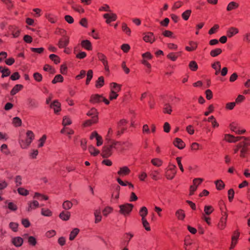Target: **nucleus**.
<instances>
[{
  "label": "nucleus",
  "instance_id": "f257e3e1",
  "mask_svg": "<svg viewBox=\"0 0 250 250\" xmlns=\"http://www.w3.org/2000/svg\"><path fill=\"white\" fill-rule=\"evenodd\" d=\"M26 138L20 142L21 146L22 148H27L34 139L35 135L32 131L28 130L26 133Z\"/></svg>",
  "mask_w": 250,
  "mask_h": 250
},
{
  "label": "nucleus",
  "instance_id": "f03ea898",
  "mask_svg": "<svg viewBox=\"0 0 250 250\" xmlns=\"http://www.w3.org/2000/svg\"><path fill=\"white\" fill-rule=\"evenodd\" d=\"M134 206L129 203H126L119 206V213L123 216L126 217L130 215L132 211Z\"/></svg>",
  "mask_w": 250,
  "mask_h": 250
},
{
  "label": "nucleus",
  "instance_id": "7ed1b4c3",
  "mask_svg": "<svg viewBox=\"0 0 250 250\" xmlns=\"http://www.w3.org/2000/svg\"><path fill=\"white\" fill-rule=\"evenodd\" d=\"M142 60L141 61V63L146 66L147 69L150 70L151 68V65L148 62V61L151 60L153 56L150 52L147 51L144 53H143L141 55Z\"/></svg>",
  "mask_w": 250,
  "mask_h": 250
},
{
  "label": "nucleus",
  "instance_id": "20e7f679",
  "mask_svg": "<svg viewBox=\"0 0 250 250\" xmlns=\"http://www.w3.org/2000/svg\"><path fill=\"white\" fill-rule=\"evenodd\" d=\"M176 174V166L169 164L166 171L165 176L168 180H172Z\"/></svg>",
  "mask_w": 250,
  "mask_h": 250
},
{
  "label": "nucleus",
  "instance_id": "39448f33",
  "mask_svg": "<svg viewBox=\"0 0 250 250\" xmlns=\"http://www.w3.org/2000/svg\"><path fill=\"white\" fill-rule=\"evenodd\" d=\"M109 143L113 149L119 152H122L125 150L124 146L125 145L126 143L125 142L118 141L115 140H111L109 141Z\"/></svg>",
  "mask_w": 250,
  "mask_h": 250
},
{
  "label": "nucleus",
  "instance_id": "423d86ee",
  "mask_svg": "<svg viewBox=\"0 0 250 250\" xmlns=\"http://www.w3.org/2000/svg\"><path fill=\"white\" fill-rule=\"evenodd\" d=\"M103 16L107 24H110L112 22L116 21L117 19V14L112 11L104 14Z\"/></svg>",
  "mask_w": 250,
  "mask_h": 250
},
{
  "label": "nucleus",
  "instance_id": "0eeeda50",
  "mask_svg": "<svg viewBox=\"0 0 250 250\" xmlns=\"http://www.w3.org/2000/svg\"><path fill=\"white\" fill-rule=\"evenodd\" d=\"M143 40L146 43L152 44L156 41V38L153 33L147 32L143 34Z\"/></svg>",
  "mask_w": 250,
  "mask_h": 250
},
{
  "label": "nucleus",
  "instance_id": "6e6552de",
  "mask_svg": "<svg viewBox=\"0 0 250 250\" xmlns=\"http://www.w3.org/2000/svg\"><path fill=\"white\" fill-rule=\"evenodd\" d=\"M199 246L194 244L193 241L186 239L184 241V248L185 250H198Z\"/></svg>",
  "mask_w": 250,
  "mask_h": 250
},
{
  "label": "nucleus",
  "instance_id": "1a4fd4ad",
  "mask_svg": "<svg viewBox=\"0 0 250 250\" xmlns=\"http://www.w3.org/2000/svg\"><path fill=\"white\" fill-rule=\"evenodd\" d=\"M113 148L110 144L104 145L102 148L101 155L103 158H108L112 154Z\"/></svg>",
  "mask_w": 250,
  "mask_h": 250
},
{
  "label": "nucleus",
  "instance_id": "9d476101",
  "mask_svg": "<svg viewBox=\"0 0 250 250\" xmlns=\"http://www.w3.org/2000/svg\"><path fill=\"white\" fill-rule=\"evenodd\" d=\"M70 43V37L67 35H64L60 39L58 43V47L62 49V47H67Z\"/></svg>",
  "mask_w": 250,
  "mask_h": 250
},
{
  "label": "nucleus",
  "instance_id": "9b49d317",
  "mask_svg": "<svg viewBox=\"0 0 250 250\" xmlns=\"http://www.w3.org/2000/svg\"><path fill=\"white\" fill-rule=\"evenodd\" d=\"M97 55L99 60L102 62L103 65L104 66V69L106 71H108L109 66L108 65V61L105 55L101 52L97 53Z\"/></svg>",
  "mask_w": 250,
  "mask_h": 250
},
{
  "label": "nucleus",
  "instance_id": "f8f14e48",
  "mask_svg": "<svg viewBox=\"0 0 250 250\" xmlns=\"http://www.w3.org/2000/svg\"><path fill=\"white\" fill-rule=\"evenodd\" d=\"M228 215L227 213L225 212L223 216L220 218L217 224V228L218 229L222 230H224L227 226Z\"/></svg>",
  "mask_w": 250,
  "mask_h": 250
},
{
  "label": "nucleus",
  "instance_id": "ddd939ff",
  "mask_svg": "<svg viewBox=\"0 0 250 250\" xmlns=\"http://www.w3.org/2000/svg\"><path fill=\"white\" fill-rule=\"evenodd\" d=\"M239 237V233L238 232H234L231 238V243L229 248V250H232L236 246Z\"/></svg>",
  "mask_w": 250,
  "mask_h": 250
},
{
  "label": "nucleus",
  "instance_id": "4468645a",
  "mask_svg": "<svg viewBox=\"0 0 250 250\" xmlns=\"http://www.w3.org/2000/svg\"><path fill=\"white\" fill-rule=\"evenodd\" d=\"M131 172L129 168L127 166H124L119 168L117 174L122 177L128 175Z\"/></svg>",
  "mask_w": 250,
  "mask_h": 250
},
{
  "label": "nucleus",
  "instance_id": "2eb2a0df",
  "mask_svg": "<svg viewBox=\"0 0 250 250\" xmlns=\"http://www.w3.org/2000/svg\"><path fill=\"white\" fill-rule=\"evenodd\" d=\"M40 207L39 203L38 201L34 200L28 203V207L27 208V211L30 212L32 210L35 209Z\"/></svg>",
  "mask_w": 250,
  "mask_h": 250
},
{
  "label": "nucleus",
  "instance_id": "dca6fc26",
  "mask_svg": "<svg viewBox=\"0 0 250 250\" xmlns=\"http://www.w3.org/2000/svg\"><path fill=\"white\" fill-rule=\"evenodd\" d=\"M244 138V137H234L230 134H226L224 137V140L229 143H235L239 141L241 139Z\"/></svg>",
  "mask_w": 250,
  "mask_h": 250
},
{
  "label": "nucleus",
  "instance_id": "f3484780",
  "mask_svg": "<svg viewBox=\"0 0 250 250\" xmlns=\"http://www.w3.org/2000/svg\"><path fill=\"white\" fill-rule=\"evenodd\" d=\"M198 47V43L191 41L188 42V45L185 47V49L188 52H192L196 50Z\"/></svg>",
  "mask_w": 250,
  "mask_h": 250
},
{
  "label": "nucleus",
  "instance_id": "a211bd4d",
  "mask_svg": "<svg viewBox=\"0 0 250 250\" xmlns=\"http://www.w3.org/2000/svg\"><path fill=\"white\" fill-rule=\"evenodd\" d=\"M121 88L122 85L117 83L112 82L109 84V89L111 91L118 93L121 90Z\"/></svg>",
  "mask_w": 250,
  "mask_h": 250
},
{
  "label": "nucleus",
  "instance_id": "6ab92c4d",
  "mask_svg": "<svg viewBox=\"0 0 250 250\" xmlns=\"http://www.w3.org/2000/svg\"><path fill=\"white\" fill-rule=\"evenodd\" d=\"M239 33V29L235 27H231L229 28L227 31V36L228 38H231L234 36L238 34Z\"/></svg>",
  "mask_w": 250,
  "mask_h": 250
},
{
  "label": "nucleus",
  "instance_id": "aec40b11",
  "mask_svg": "<svg viewBox=\"0 0 250 250\" xmlns=\"http://www.w3.org/2000/svg\"><path fill=\"white\" fill-rule=\"evenodd\" d=\"M9 29L11 31L13 38H18L20 36L21 30L18 27L11 25L9 27Z\"/></svg>",
  "mask_w": 250,
  "mask_h": 250
},
{
  "label": "nucleus",
  "instance_id": "412c9836",
  "mask_svg": "<svg viewBox=\"0 0 250 250\" xmlns=\"http://www.w3.org/2000/svg\"><path fill=\"white\" fill-rule=\"evenodd\" d=\"M81 46L84 49L91 51L92 50V45L90 41L88 40H84L81 41Z\"/></svg>",
  "mask_w": 250,
  "mask_h": 250
},
{
  "label": "nucleus",
  "instance_id": "4be33fe9",
  "mask_svg": "<svg viewBox=\"0 0 250 250\" xmlns=\"http://www.w3.org/2000/svg\"><path fill=\"white\" fill-rule=\"evenodd\" d=\"M173 145L180 149H182L185 148L186 146L185 143L182 140V139L176 138L173 141Z\"/></svg>",
  "mask_w": 250,
  "mask_h": 250
},
{
  "label": "nucleus",
  "instance_id": "5701e85b",
  "mask_svg": "<svg viewBox=\"0 0 250 250\" xmlns=\"http://www.w3.org/2000/svg\"><path fill=\"white\" fill-rule=\"evenodd\" d=\"M45 17L47 20V21L51 23L54 24L57 22V19L56 16L52 13H46Z\"/></svg>",
  "mask_w": 250,
  "mask_h": 250
},
{
  "label": "nucleus",
  "instance_id": "b1692460",
  "mask_svg": "<svg viewBox=\"0 0 250 250\" xmlns=\"http://www.w3.org/2000/svg\"><path fill=\"white\" fill-rule=\"evenodd\" d=\"M120 189L121 188L119 185L115 186L112 192L111 197L115 200H118L120 196Z\"/></svg>",
  "mask_w": 250,
  "mask_h": 250
},
{
  "label": "nucleus",
  "instance_id": "393cba45",
  "mask_svg": "<svg viewBox=\"0 0 250 250\" xmlns=\"http://www.w3.org/2000/svg\"><path fill=\"white\" fill-rule=\"evenodd\" d=\"M12 243L17 247H21L23 244V239L21 237H15L12 239Z\"/></svg>",
  "mask_w": 250,
  "mask_h": 250
},
{
  "label": "nucleus",
  "instance_id": "a878e982",
  "mask_svg": "<svg viewBox=\"0 0 250 250\" xmlns=\"http://www.w3.org/2000/svg\"><path fill=\"white\" fill-rule=\"evenodd\" d=\"M211 67L215 71V75H218L221 70V62L219 61H215L211 64Z\"/></svg>",
  "mask_w": 250,
  "mask_h": 250
},
{
  "label": "nucleus",
  "instance_id": "bb28decb",
  "mask_svg": "<svg viewBox=\"0 0 250 250\" xmlns=\"http://www.w3.org/2000/svg\"><path fill=\"white\" fill-rule=\"evenodd\" d=\"M102 95H100L99 94H94L92 95L90 98V102L92 104H98L101 102V99L102 98Z\"/></svg>",
  "mask_w": 250,
  "mask_h": 250
},
{
  "label": "nucleus",
  "instance_id": "cd10ccee",
  "mask_svg": "<svg viewBox=\"0 0 250 250\" xmlns=\"http://www.w3.org/2000/svg\"><path fill=\"white\" fill-rule=\"evenodd\" d=\"M239 6L238 3L235 1H231L227 5V11H231L232 10L237 9Z\"/></svg>",
  "mask_w": 250,
  "mask_h": 250
},
{
  "label": "nucleus",
  "instance_id": "c85d7f7f",
  "mask_svg": "<svg viewBox=\"0 0 250 250\" xmlns=\"http://www.w3.org/2000/svg\"><path fill=\"white\" fill-rule=\"evenodd\" d=\"M175 216L178 220L183 221L185 218L186 214L183 209H179L175 212Z\"/></svg>",
  "mask_w": 250,
  "mask_h": 250
},
{
  "label": "nucleus",
  "instance_id": "c756f323",
  "mask_svg": "<svg viewBox=\"0 0 250 250\" xmlns=\"http://www.w3.org/2000/svg\"><path fill=\"white\" fill-rule=\"evenodd\" d=\"M214 210L213 207L210 205H206L204 208V212L202 214L210 215Z\"/></svg>",
  "mask_w": 250,
  "mask_h": 250
},
{
  "label": "nucleus",
  "instance_id": "7c9ffc66",
  "mask_svg": "<svg viewBox=\"0 0 250 250\" xmlns=\"http://www.w3.org/2000/svg\"><path fill=\"white\" fill-rule=\"evenodd\" d=\"M50 106L53 109L55 113H57L61 111V104L57 101H54Z\"/></svg>",
  "mask_w": 250,
  "mask_h": 250
},
{
  "label": "nucleus",
  "instance_id": "2f4dec72",
  "mask_svg": "<svg viewBox=\"0 0 250 250\" xmlns=\"http://www.w3.org/2000/svg\"><path fill=\"white\" fill-rule=\"evenodd\" d=\"M151 163L155 167H160L163 164V161L160 158H155L151 160Z\"/></svg>",
  "mask_w": 250,
  "mask_h": 250
},
{
  "label": "nucleus",
  "instance_id": "473e14b6",
  "mask_svg": "<svg viewBox=\"0 0 250 250\" xmlns=\"http://www.w3.org/2000/svg\"><path fill=\"white\" fill-rule=\"evenodd\" d=\"M88 150L91 156H97L100 154V151L92 145L88 146Z\"/></svg>",
  "mask_w": 250,
  "mask_h": 250
},
{
  "label": "nucleus",
  "instance_id": "72a5a7b5",
  "mask_svg": "<svg viewBox=\"0 0 250 250\" xmlns=\"http://www.w3.org/2000/svg\"><path fill=\"white\" fill-rule=\"evenodd\" d=\"M95 220L94 222L96 224L99 223L102 220V216L101 214V211L100 209H97L94 211V212Z\"/></svg>",
  "mask_w": 250,
  "mask_h": 250
},
{
  "label": "nucleus",
  "instance_id": "f704fd0d",
  "mask_svg": "<svg viewBox=\"0 0 250 250\" xmlns=\"http://www.w3.org/2000/svg\"><path fill=\"white\" fill-rule=\"evenodd\" d=\"M80 232V229L78 228H74L72 229V230L70 232L69 239L70 241H73L76 238L77 235L79 234Z\"/></svg>",
  "mask_w": 250,
  "mask_h": 250
},
{
  "label": "nucleus",
  "instance_id": "c9c22d12",
  "mask_svg": "<svg viewBox=\"0 0 250 250\" xmlns=\"http://www.w3.org/2000/svg\"><path fill=\"white\" fill-rule=\"evenodd\" d=\"M104 84V79L103 76H100L96 81L95 87L100 88L103 87Z\"/></svg>",
  "mask_w": 250,
  "mask_h": 250
},
{
  "label": "nucleus",
  "instance_id": "e433bc0d",
  "mask_svg": "<svg viewBox=\"0 0 250 250\" xmlns=\"http://www.w3.org/2000/svg\"><path fill=\"white\" fill-rule=\"evenodd\" d=\"M140 216L141 217V219H146V216L148 214V210L146 207H142L139 212Z\"/></svg>",
  "mask_w": 250,
  "mask_h": 250
},
{
  "label": "nucleus",
  "instance_id": "4c0bfd02",
  "mask_svg": "<svg viewBox=\"0 0 250 250\" xmlns=\"http://www.w3.org/2000/svg\"><path fill=\"white\" fill-rule=\"evenodd\" d=\"M23 85L22 84H16L12 88L10 92L11 95H14L17 94L18 92L21 91L23 88Z\"/></svg>",
  "mask_w": 250,
  "mask_h": 250
},
{
  "label": "nucleus",
  "instance_id": "58836bf2",
  "mask_svg": "<svg viewBox=\"0 0 250 250\" xmlns=\"http://www.w3.org/2000/svg\"><path fill=\"white\" fill-rule=\"evenodd\" d=\"M216 188L218 190H221L225 188V185L221 180H217L215 181Z\"/></svg>",
  "mask_w": 250,
  "mask_h": 250
},
{
  "label": "nucleus",
  "instance_id": "ea45409f",
  "mask_svg": "<svg viewBox=\"0 0 250 250\" xmlns=\"http://www.w3.org/2000/svg\"><path fill=\"white\" fill-rule=\"evenodd\" d=\"M59 217L62 220L67 221L70 218V213L68 211H62L60 214Z\"/></svg>",
  "mask_w": 250,
  "mask_h": 250
},
{
  "label": "nucleus",
  "instance_id": "a19ab883",
  "mask_svg": "<svg viewBox=\"0 0 250 250\" xmlns=\"http://www.w3.org/2000/svg\"><path fill=\"white\" fill-rule=\"evenodd\" d=\"M87 115L91 117V119L98 118V112L95 108H91L87 113Z\"/></svg>",
  "mask_w": 250,
  "mask_h": 250
},
{
  "label": "nucleus",
  "instance_id": "79ce46f5",
  "mask_svg": "<svg viewBox=\"0 0 250 250\" xmlns=\"http://www.w3.org/2000/svg\"><path fill=\"white\" fill-rule=\"evenodd\" d=\"M141 222L144 228L147 231H151V227L149 223L147 221L146 219H141Z\"/></svg>",
  "mask_w": 250,
  "mask_h": 250
},
{
  "label": "nucleus",
  "instance_id": "37998d69",
  "mask_svg": "<svg viewBox=\"0 0 250 250\" xmlns=\"http://www.w3.org/2000/svg\"><path fill=\"white\" fill-rule=\"evenodd\" d=\"M188 67L190 70L192 71H196L198 68V64L194 61H191L189 62Z\"/></svg>",
  "mask_w": 250,
  "mask_h": 250
},
{
  "label": "nucleus",
  "instance_id": "c03bdc74",
  "mask_svg": "<svg viewBox=\"0 0 250 250\" xmlns=\"http://www.w3.org/2000/svg\"><path fill=\"white\" fill-rule=\"evenodd\" d=\"M98 122V118H94L90 120L85 121L83 124L84 126H89L92 124H96Z\"/></svg>",
  "mask_w": 250,
  "mask_h": 250
},
{
  "label": "nucleus",
  "instance_id": "a18cd8bd",
  "mask_svg": "<svg viewBox=\"0 0 250 250\" xmlns=\"http://www.w3.org/2000/svg\"><path fill=\"white\" fill-rule=\"evenodd\" d=\"M0 151L5 155H10L11 152L10 150L8 148V146L6 144H3L0 146Z\"/></svg>",
  "mask_w": 250,
  "mask_h": 250
},
{
  "label": "nucleus",
  "instance_id": "49530a36",
  "mask_svg": "<svg viewBox=\"0 0 250 250\" xmlns=\"http://www.w3.org/2000/svg\"><path fill=\"white\" fill-rule=\"evenodd\" d=\"M201 145L196 142L191 143L190 148L192 151H197L201 149Z\"/></svg>",
  "mask_w": 250,
  "mask_h": 250
},
{
  "label": "nucleus",
  "instance_id": "de8ad7c7",
  "mask_svg": "<svg viewBox=\"0 0 250 250\" xmlns=\"http://www.w3.org/2000/svg\"><path fill=\"white\" fill-rule=\"evenodd\" d=\"M33 198L36 199H42L44 200H47L48 199V197L47 195L42 194L39 192H35Z\"/></svg>",
  "mask_w": 250,
  "mask_h": 250
},
{
  "label": "nucleus",
  "instance_id": "09e8293b",
  "mask_svg": "<svg viewBox=\"0 0 250 250\" xmlns=\"http://www.w3.org/2000/svg\"><path fill=\"white\" fill-rule=\"evenodd\" d=\"M27 104L29 107L34 108L37 106V104L34 99L28 98L27 99Z\"/></svg>",
  "mask_w": 250,
  "mask_h": 250
},
{
  "label": "nucleus",
  "instance_id": "8fccbe9b",
  "mask_svg": "<svg viewBox=\"0 0 250 250\" xmlns=\"http://www.w3.org/2000/svg\"><path fill=\"white\" fill-rule=\"evenodd\" d=\"M191 14V10L190 9H188L184 11L182 14V18L185 21H188L190 16V15Z\"/></svg>",
  "mask_w": 250,
  "mask_h": 250
},
{
  "label": "nucleus",
  "instance_id": "3c124183",
  "mask_svg": "<svg viewBox=\"0 0 250 250\" xmlns=\"http://www.w3.org/2000/svg\"><path fill=\"white\" fill-rule=\"evenodd\" d=\"M122 31L125 33L127 35L130 36L131 34V30L127 26V24L125 23H123L122 24Z\"/></svg>",
  "mask_w": 250,
  "mask_h": 250
},
{
  "label": "nucleus",
  "instance_id": "603ef678",
  "mask_svg": "<svg viewBox=\"0 0 250 250\" xmlns=\"http://www.w3.org/2000/svg\"><path fill=\"white\" fill-rule=\"evenodd\" d=\"M167 57L169 60L172 62H175L178 58V55L176 53L170 52L167 55Z\"/></svg>",
  "mask_w": 250,
  "mask_h": 250
},
{
  "label": "nucleus",
  "instance_id": "864d4df0",
  "mask_svg": "<svg viewBox=\"0 0 250 250\" xmlns=\"http://www.w3.org/2000/svg\"><path fill=\"white\" fill-rule=\"evenodd\" d=\"M62 124L63 126L70 125L72 124L71 119L67 116L63 117Z\"/></svg>",
  "mask_w": 250,
  "mask_h": 250
},
{
  "label": "nucleus",
  "instance_id": "5fc2aeb1",
  "mask_svg": "<svg viewBox=\"0 0 250 250\" xmlns=\"http://www.w3.org/2000/svg\"><path fill=\"white\" fill-rule=\"evenodd\" d=\"M222 52V50L221 48H216L210 52V55L212 57H215L221 54Z\"/></svg>",
  "mask_w": 250,
  "mask_h": 250
},
{
  "label": "nucleus",
  "instance_id": "6e6d98bb",
  "mask_svg": "<svg viewBox=\"0 0 250 250\" xmlns=\"http://www.w3.org/2000/svg\"><path fill=\"white\" fill-rule=\"evenodd\" d=\"M93 71L92 70H89L86 74V79L85 82L86 85H88L89 83L93 77Z\"/></svg>",
  "mask_w": 250,
  "mask_h": 250
},
{
  "label": "nucleus",
  "instance_id": "4d7b16f0",
  "mask_svg": "<svg viewBox=\"0 0 250 250\" xmlns=\"http://www.w3.org/2000/svg\"><path fill=\"white\" fill-rule=\"evenodd\" d=\"M113 208L109 206L106 207L103 210V213L104 216L106 217L108 214L113 211Z\"/></svg>",
  "mask_w": 250,
  "mask_h": 250
},
{
  "label": "nucleus",
  "instance_id": "13d9d810",
  "mask_svg": "<svg viewBox=\"0 0 250 250\" xmlns=\"http://www.w3.org/2000/svg\"><path fill=\"white\" fill-rule=\"evenodd\" d=\"M162 35L168 38H175V36L174 35V34L172 32L169 30H165L163 32Z\"/></svg>",
  "mask_w": 250,
  "mask_h": 250
},
{
  "label": "nucleus",
  "instance_id": "bf43d9fd",
  "mask_svg": "<svg viewBox=\"0 0 250 250\" xmlns=\"http://www.w3.org/2000/svg\"><path fill=\"white\" fill-rule=\"evenodd\" d=\"M72 206V203L69 201H65L62 204V208L65 210L70 209Z\"/></svg>",
  "mask_w": 250,
  "mask_h": 250
},
{
  "label": "nucleus",
  "instance_id": "052dcab7",
  "mask_svg": "<svg viewBox=\"0 0 250 250\" xmlns=\"http://www.w3.org/2000/svg\"><path fill=\"white\" fill-rule=\"evenodd\" d=\"M63 81V78L61 75H57L52 80L53 83H62Z\"/></svg>",
  "mask_w": 250,
  "mask_h": 250
},
{
  "label": "nucleus",
  "instance_id": "680f3d73",
  "mask_svg": "<svg viewBox=\"0 0 250 250\" xmlns=\"http://www.w3.org/2000/svg\"><path fill=\"white\" fill-rule=\"evenodd\" d=\"M209 216V215L202 214L201 219L204 221L208 226H210L211 224V218Z\"/></svg>",
  "mask_w": 250,
  "mask_h": 250
},
{
  "label": "nucleus",
  "instance_id": "e2e57ef3",
  "mask_svg": "<svg viewBox=\"0 0 250 250\" xmlns=\"http://www.w3.org/2000/svg\"><path fill=\"white\" fill-rule=\"evenodd\" d=\"M49 58L54 62L55 64H58L60 62V58L55 54H51Z\"/></svg>",
  "mask_w": 250,
  "mask_h": 250
},
{
  "label": "nucleus",
  "instance_id": "0e129e2a",
  "mask_svg": "<svg viewBox=\"0 0 250 250\" xmlns=\"http://www.w3.org/2000/svg\"><path fill=\"white\" fill-rule=\"evenodd\" d=\"M164 113L168 114H171L172 111V108L171 105L167 104L165 105L164 108Z\"/></svg>",
  "mask_w": 250,
  "mask_h": 250
},
{
  "label": "nucleus",
  "instance_id": "69168bd1",
  "mask_svg": "<svg viewBox=\"0 0 250 250\" xmlns=\"http://www.w3.org/2000/svg\"><path fill=\"white\" fill-rule=\"evenodd\" d=\"M47 137L46 135H43L42 136V137L39 140V144L38 147L40 148L44 146V144L46 141Z\"/></svg>",
  "mask_w": 250,
  "mask_h": 250
},
{
  "label": "nucleus",
  "instance_id": "338daca9",
  "mask_svg": "<svg viewBox=\"0 0 250 250\" xmlns=\"http://www.w3.org/2000/svg\"><path fill=\"white\" fill-rule=\"evenodd\" d=\"M41 213L44 216H51L52 215V211L48 208H42Z\"/></svg>",
  "mask_w": 250,
  "mask_h": 250
},
{
  "label": "nucleus",
  "instance_id": "774afa93",
  "mask_svg": "<svg viewBox=\"0 0 250 250\" xmlns=\"http://www.w3.org/2000/svg\"><path fill=\"white\" fill-rule=\"evenodd\" d=\"M121 50L124 53H128L130 49V45L127 43H124L121 46Z\"/></svg>",
  "mask_w": 250,
  "mask_h": 250
}]
</instances>
